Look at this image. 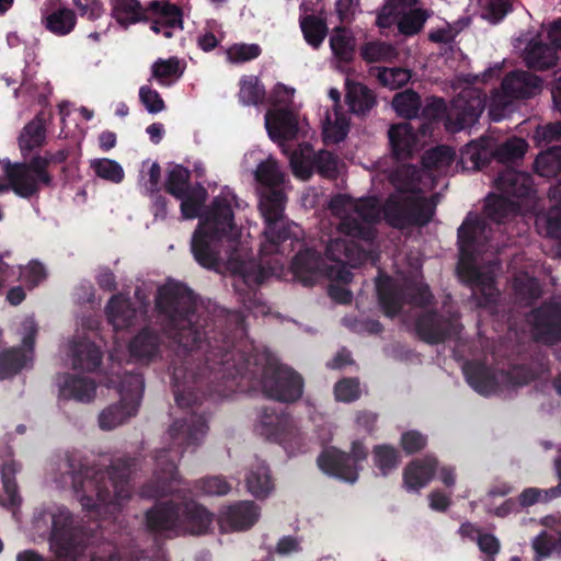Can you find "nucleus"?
<instances>
[{"mask_svg": "<svg viewBox=\"0 0 561 561\" xmlns=\"http://www.w3.org/2000/svg\"><path fill=\"white\" fill-rule=\"evenodd\" d=\"M156 307L164 333L175 345L169 367L175 402L192 412L171 424L170 446L157 451L153 477L141 491L150 499L178 490L179 460L185 450L202 444L208 420L204 410L197 413L195 409L204 401L227 398L250 373V360L239 346L247 335L242 312L228 311L225 318L211 319L198 308L194 291L174 280L158 289Z\"/></svg>", "mask_w": 561, "mask_h": 561, "instance_id": "1", "label": "nucleus"}, {"mask_svg": "<svg viewBox=\"0 0 561 561\" xmlns=\"http://www.w3.org/2000/svg\"><path fill=\"white\" fill-rule=\"evenodd\" d=\"M518 209L516 202L491 193L485 198L482 215L468 213L457 230V274L471 288L472 298L479 308L495 309L500 297L493 272L482 271L476 263L477 255L484 251L490 240L491 228L488 220L501 225L514 217Z\"/></svg>", "mask_w": 561, "mask_h": 561, "instance_id": "2", "label": "nucleus"}, {"mask_svg": "<svg viewBox=\"0 0 561 561\" xmlns=\"http://www.w3.org/2000/svg\"><path fill=\"white\" fill-rule=\"evenodd\" d=\"M65 478L70 480L82 507L99 512L102 506H121L131 495L129 478L135 466L130 457L117 458L103 470L77 453L67 455Z\"/></svg>", "mask_w": 561, "mask_h": 561, "instance_id": "3", "label": "nucleus"}, {"mask_svg": "<svg viewBox=\"0 0 561 561\" xmlns=\"http://www.w3.org/2000/svg\"><path fill=\"white\" fill-rule=\"evenodd\" d=\"M236 229L234 213L226 197H215L199 220L191 240L195 261L205 268L220 263L221 241Z\"/></svg>", "mask_w": 561, "mask_h": 561, "instance_id": "4", "label": "nucleus"}, {"mask_svg": "<svg viewBox=\"0 0 561 561\" xmlns=\"http://www.w3.org/2000/svg\"><path fill=\"white\" fill-rule=\"evenodd\" d=\"M286 196L280 187L265 190L260 201V210L264 217L266 243L262 254H289L295 244L300 243L298 226L284 217Z\"/></svg>", "mask_w": 561, "mask_h": 561, "instance_id": "5", "label": "nucleus"}, {"mask_svg": "<svg viewBox=\"0 0 561 561\" xmlns=\"http://www.w3.org/2000/svg\"><path fill=\"white\" fill-rule=\"evenodd\" d=\"M43 517L50 523L47 541L55 561H78L87 548L81 522L64 505L44 511Z\"/></svg>", "mask_w": 561, "mask_h": 561, "instance_id": "6", "label": "nucleus"}, {"mask_svg": "<svg viewBox=\"0 0 561 561\" xmlns=\"http://www.w3.org/2000/svg\"><path fill=\"white\" fill-rule=\"evenodd\" d=\"M528 144L523 138L512 137L496 148H492V141L488 137H481L468 142L460 151V163L467 170H481L492 160L511 168L524 159Z\"/></svg>", "mask_w": 561, "mask_h": 561, "instance_id": "7", "label": "nucleus"}, {"mask_svg": "<svg viewBox=\"0 0 561 561\" xmlns=\"http://www.w3.org/2000/svg\"><path fill=\"white\" fill-rule=\"evenodd\" d=\"M382 216L394 229L424 227L435 214V205L421 195L390 194L383 203Z\"/></svg>", "mask_w": 561, "mask_h": 561, "instance_id": "8", "label": "nucleus"}, {"mask_svg": "<svg viewBox=\"0 0 561 561\" xmlns=\"http://www.w3.org/2000/svg\"><path fill=\"white\" fill-rule=\"evenodd\" d=\"M145 389L144 376L140 373H126L119 380L121 400L105 408L99 415L102 430L111 431L128 419L135 416L140 407Z\"/></svg>", "mask_w": 561, "mask_h": 561, "instance_id": "9", "label": "nucleus"}, {"mask_svg": "<svg viewBox=\"0 0 561 561\" xmlns=\"http://www.w3.org/2000/svg\"><path fill=\"white\" fill-rule=\"evenodd\" d=\"M368 450L366 446L355 440L352 443L351 453L342 451L335 447H329L321 451L317 458L319 469L336 479L354 483L359 476V462L366 460Z\"/></svg>", "mask_w": 561, "mask_h": 561, "instance_id": "10", "label": "nucleus"}, {"mask_svg": "<svg viewBox=\"0 0 561 561\" xmlns=\"http://www.w3.org/2000/svg\"><path fill=\"white\" fill-rule=\"evenodd\" d=\"M22 336L20 346H12L0 352V379H9L20 374L24 368L33 366L35 341L38 324L33 317H26L19 329Z\"/></svg>", "mask_w": 561, "mask_h": 561, "instance_id": "11", "label": "nucleus"}, {"mask_svg": "<svg viewBox=\"0 0 561 561\" xmlns=\"http://www.w3.org/2000/svg\"><path fill=\"white\" fill-rule=\"evenodd\" d=\"M260 385L266 397L280 402H295L302 397L305 381L293 368L268 363L262 370Z\"/></svg>", "mask_w": 561, "mask_h": 561, "instance_id": "12", "label": "nucleus"}, {"mask_svg": "<svg viewBox=\"0 0 561 561\" xmlns=\"http://www.w3.org/2000/svg\"><path fill=\"white\" fill-rule=\"evenodd\" d=\"M273 274V272H271ZM270 276L263 264L250 263L242 268L241 275L234 280L233 287L238 300L245 310L257 316L267 314L270 307L263 301L259 291L260 285Z\"/></svg>", "mask_w": 561, "mask_h": 561, "instance_id": "13", "label": "nucleus"}, {"mask_svg": "<svg viewBox=\"0 0 561 561\" xmlns=\"http://www.w3.org/2000/svg\"><path fill=\"white\" fill-rule=\"evenodd\" d=\"M293 173L301 179L309 180L314 172L330 180L337 178V160L335 154L328 150L314 153L309 144L301 150H294L289 156Z\"/></svg>", "mask_w": 561, "mask_h": 561, "instance_id": "14", "label": "nucleus"}, {"mask_svg": "<svg viewBox=\"0 0 561 561\" xmlns=\"http://www.w3.org/2000/svg\"><path fill=\"white\" fill-rule=\"evenodd\" d=\"M484 107L485 94L478 89H463L457 98L453 100L447 116V126L453 131L471 127L478 122Z\"/></svg>", "mask_w": 561, "mask_h": 561, "instance_id": "15", "label": "nucleus"}, {"mask_svg": "<svg viewBox=\"0 0 561 561\" xmlns=\"http://www.w3.org/2000/svg\"><path fill=\"white\" fill-rule=\"evenodd\" d=\"M494 185L502 193L501 196L518 204L519 209L515 215L522 210L523 204L528 206L536 197L531 175L514 168H504L499 171Z\"/></svg>", "mask_w": 561, "mask_h": 561, "instance_id": "16", "label": "nucleus"}, {"mask_svg": "<svg viewBox=\"0 0 561 561\" xmlns=\"http://www.w3.org/2000/svg\"><path fill=\"white\" fill-rule=\"evenodd\" d=\"M260 507L253 501H237L221 506L218 525L221 533H239L251 529L260 517Z\"/></svg>", "mask_w": 561, "mask_h": 561, "instance_id": "17", "label": "nucleus"}, {"mask_svg": "<svg viewBox=\"0 0 561 561\" xmlns=\"http://www.w3.org/2000/svg\"><path fill=\"white\" fill-rule=\"evenodd\" d=\"M145 525L147 531L156 536L178 534L181 529V503L173 500L154 503L145 513Z\"/></svg>", "mask_w": 561, "mask_h": 561, "instance_id": "18", "label": "nucleus"}, {"mask_svg": "<svg viewBox=\"0 0 561 561\" xmlns=\"http://www.w3.org/2000/svg\"><path fill=\"white\" fill-rule=\"evenodd\" d=\"M416 335L430 345H437L459 334L454 321L437 310H427L415 320Z\"/></svg>", "mask_w": 561, "mask_h": 561, "instance_id": "19", "label": "nucleus"}, {"mask_svg": "<svg viewBox=\"0 0 561 561\" xmlns=\"http://www.w3.org/2000/svg\"><path fill=\"white\" fill-rule=\"evenodd\" d=\"M68 157L69 150L67 149H60L56 152L46 151L43 156L35 154L28 161L15 165L14 178L21 180L28 175L39 187L41 185L50 187L54 179L48 171L49 165L64 163Z\"/></svg>", "mask_w": 561, "mask_h": 561, "instance_id": "20", "label": "nucleus"}, {"mask_svg": "<svg viewBox=\"0 0 561 561\" xmlns=\"http://www.w3.org/2000/svg\"><path fill=\"white\" fill-rule=\"evenodd\" d=\"M538 341L553 345L561 341V301H545L533 310Z\"/></svg>", "mask_w": 561, "mask_h": 561, "instance_id": "21", "label": "nucleus"}, {"mask_svg": "<svg viewBox=\"0 0 561 561\" xmlns=\"http://www.w3.org/2000/svg\"><path fill=\"white\" fill-rule=\"evenodd\" d=\"M255 430L267 440L278 444L290 440L297 432L288 414L277 413L274 409L270 408L262 410Z\"/></svg>", "mask_w": 561, "mask_h": 561, "instance_id": "22", "label": "nucleus"}, {"mask_svg": "<svg viewBox=\"0 0 561 561\" xmlns=\"http://www.w3.org/2000/svg\"><path fill=\"white\" fill-rule=\"evenodd\" d=\"M327 265L320 252L312 248H305L293 257L291 271L304 286H313L318 278L323 276Z\"/></svg>", "mask_w": 561, "mask_h": 561, "instance_id": "23", "label": "nucleus"}, {"mask_svg": "<svg viewBox=\"0 0 561 561\" xmlns=\"http://www.w3.org/2000/svg\"><path fill=\"white\" fill-rule=\"evenodd\" d=\"M542 80L528 71L515 70L507 73L501 84L505 98L527 100L541 91Z\"/></svg>", "mask_w": 561, "mask_h": 561, "instance_id": "24", "label": "nucleus"}, {"mask_svg": "<svg viewBox=\"0 0 561 561\" xmlns=\"http://www.w3.org/2000/svg\"><path fill=\"white\" fill-rule=\"evenodd\" d=\"M265 127L270 138L284 146V141L296 138L298 133L297 116L288 108L270 111L265 115Z\"/></svg>", "mask_w": 561, "mask_h": 561, "instance_id": "25", "label": "nucleus"}, {"mask_svg": "<svg viewBox=\"0 0 561 561\" xmlns=\"http://www.w3.org/2000/svg\"><path fill=\"white\" fill-rule=\"evenodd\" d=\"M388 138L393 157L400 161L411 159L419 144V137L410 123L391 125Z\"/></svg>", "mask_w": 561, "mask_h": 561, "instance_id": "26", "label": "nucleus"}, {"mask_svg": "<svg viewBox=\"0 0 561 561\" xmlns=\"http://www.w3.org/2000/svg\"><path fill=\"white\" fill-rule=\"evenodd\" d=\"M376 290L383 314L393 319L399 316L405 304V290L398 286L390 276L378 278Z\"/></svg>", "mask_w": 561, "mask_h": 561, "instance_id": "27", "label": "nucleus"}, {"mask_svg": "<svg viewBox=\"0 0 561 561\" xmlns=\"http://www.w3.org/2000/svg\"><path fill=\"white\" fill-rule=\"evenodd\" d=\"M60 396L78 402H91L96 394V383L92 378L65 373L58 377Z\"/></svg>", "mask_w": 561, "mask_h": 561, "instance_id": "28", "label": "nucleus"}, {"mask_svg": "<svg viewBox=\"0 0 561 561\" xmlns=\"http://www.w3.org/2000/svg\"><path fill=\"white\" fill-rule=\"evenodd\" d=\"M523 60L529 69L545 71L558 65L559 56L554 46L539 38H533L524 49Z\"/></svg>", "mask_w": 561, "mask_h": 561, "instance_id": "29", "label": "nucleus"}, {"mask_svg": "<svg viewBox=\"0 0 561 561\" xmlns=\"http://www.w3.org/2000/svg\"><path fill=\"white\" fill-rule=\"evenodd\" d=\"M462 370L467 382L478 393L490 396L497 391V377L493 369L484 363L476 360L467 362Z\"/></svg>", "mask_w": 561, "mask_h": 561, "instance_id": "30", "label": "nucleus"}, {"mask_svg": "<svg viewBox=\"0 0 561 561\" xmlns=\"http://www.w3.org/2000/svg\"><path fill=\"white\" fill-rule=\"evenodd\" d=\"M437 466V459L431 456L411 461L403 470L404 488L408 491L419 492L433 479Z\"/></svg>", "mask_w": 561, "mask_h": 561, "instance_id": "31", "label": "nucleus"}, {"mask_svg": "<svg viewBox=\"0 0 561 561\" xmlns=\"http://www.w3.org/2000/svg\"><path fill=\"white\" fill-rule=\"evenodd\" d=\"M42 24L56 36L70 34L77 25L76 12L65 5L45 7L42 9Z\"/></svg>", "mask_w": 561, "mask_h": 561, "instance_id": "32", "label": "nucleus"}, {"mask_svg": "<svg viewBox=\"0 0 561 561\" xmlns=\"http://www.w3.org/2000/svg\"><path fill=\"white\" fill-rule=\"evenodd\" d=\"M72 368L82 371H95L102 364L101 348L87 339L73 341L70 346Z\"/></svg>", "mask_w": 561, "mask_h": 561, "instance_id": "33", "label": "nucleus"}, {"mask_svg": "<svg viewBox=\"0 0 561 561\" xmlns=\"http://www.w3.org/2000/svg\"><path fill=\"white\" fill-rule=\"evenodd\" d=\"M181 503V528L190 534H206L214 520V514L195 501Z\"/></svg>", "mask_w": 561, "mask_h": 561, "instance_id": "34", "label": "nucleus"}, {"mask_svg": "<svg viewBox=\"0 0 561 561\" xmlns=\"http://www.w3.org/2000/svg\"><path fill=\"white\" fill-rule=\"evenodd\" d=\"M161 342V336L156 330L145 328L131 339L128 351L137 362L149 363L159 354Z\"/></svg>", "mask_w": 561, "mask_h": 561, "instance_id": "35", "label": "nucleus"}, {"mask_svg": "<svg viewBox=\"0 0 561 561\" xmlns=\"http://www.w3.org/2000/svg\"><path fill=\"white\" fill-rule=\"evenodd\" d=\"M105 313L115 331L133 327L137 318V310L131 301L119 294L111 297L105 307Z\"/></svg>", "mask_w": 561, "mask_h": 561, "instance_id": "36", "label": "nucleus"}, {"mask_svg": "<svg viewBox=\"0 0 561 561\" xmlns=\"http://www.w3.org/2000/svg\"><path fill=\"white\" fill-rule=\"evenodd\" d=\"M46 117L44 112H39L28 122L19 136V147L24 156L36 148H41L46 142Z\"/></svg>", "mask_w": 561, "mask_h": 561, "instance_id": "37", "label": "nucleus"}, {"mask_svg": "<svg viewBox=\"0 0 561 561\" xmlns=\"http://www.w3.org/2000/svg\"><path fill=\"white\" fill-rule=\"evenodd\" d=\"M345 102L353 114L366 115L377 104L376 95L367 85L346 81Z\"/></svg>", "mask_w": 561, "mask_h": 561, "instance_id": "38", "label": "nucleus"}, {"mask_svg": "<svg viewBox=\"0 0 561 561\" xmlns=\"http://www.w3.org/2000/svg\"><path fill=\"white\" fill-rule=\"evenodd\" d=\"M20 163L21 162H8L4 165L3 169L8 183L0 182V194H3L9 190H12L13 193L21 198L30 199L32 197L38 196L41 187L36 185L35 181L31 176L27 175L26 178H22L21 180L14 178L16 172L15 165Z\"/></svg>", "mask_w": 561, "mask_h": 561, "instance_id": "39", "label": "nucleus"}, {"mask_svg": "<svg viewBox=\"0 0 561 561\" xmlns=\"http://www.w3.org/2000/svg\"><path fill=\"white\" fill-rule=\"evenodd\" d=\"M330 47L333 56L343 64H351L355 57L356 41L352 32L343 26L333 30L330 36Z\"/></svg>", "mask_w": 561, "mask_h": 561, "instance_id": "40", "label": "nucleus"}, {"mask_svg": "<svg viewBox=\"0 0 561 561\" xmlns=\"http://www.w3.org/2000/svg\"><path fill=\"white\" fill-rule=\"evenodd\" d=\"M531 548L534 550V561H543L554 557L561 559V530L558 531V537L547 530H541L531 540Z\"/></svg>", "mask_w": 561, "mask_h": 561, "instance_id": "41", "label": "nucleus"}, {"mask_svg": "<svg viewBox=\"0 0 561 561\" xmlns=\"http://www.w3.org/2000/svg\"><path fill=\"white\" fill-rule=\"evenodd\" d=\"M163 187L174 198L184 197L195 187L191 184V171L181 164L174 165L168 171Z\"/></svg>", "mask_w": 561, "mask_h": 561, "instance_id": "42", "label": "nucleus"}, {"mask_svg": "<svg viewBox=\"0 0 561 561\" xmlns=\"http://www.w3.org/2000/svg\"><path fill=\"white\" fill-rule=\"evenodd\" d=\"M113 16L122 25L149 20L146 8H142L138 0H115Z\"/></svg>", "mask_w": 561, "mask_h": 561, "instance_id": "43", "label": "nucleus"}, {"mask_svg": "<svg viewBox=\"0 0 561 561\" xmlns=\"http://www.w3.org/2000/svg\"><path fill=\"white\" fill-rule=\"evenodd\" d=\"M392 106L399 116L411 119L419 116L422 100L417 92L407 89L393 96Z\"/></svg>", "mask_w": 561, "mask_h": 561, "instance_id": "44", "label": "nucleus"}, {"mask_svg": "<svg viewBox=\"0 0 561 561\" xmlns=\"http://www.w3.org/2000/svg\"><path fill=\"white\" fill-rule=\"evenodd\" d=\"M456 157V151L446 145L428 149L422 156L421 163L426 170H443L449 168Z\"/></svg>", "mask_w": 561, "mask_h": 561, "instance_id": "45", "label": "nucleus"}, {"mask_svg": "<svg viewBox=\"0 0 561 561\" xmlns=\"http://www.w3.org/2000/svg\"><path fill=\"white\" fill-rule=\"evenodd\" d=\"M207 196L206 190L196 185L192 191L185 194L184 197H179L181 201L180 210L184 219H194L199 217L201 219L205 216L202 215V208L205 204Z\"/></svg>", "mask_w": 561, "mask_h": 561, "instance_id": "46", "label": "nucleus"}, {"mask_svg": "<svg viewBox=\"0 0 561 561\" xmlns=\"http://www.w3.org/2000/svg\"><path fill=\"white\" fill-rule=\"evenodd\" d=\"M535 171L542 178H556L561 173V147H551L538 154Z\"/></svg>", "mask_w": 561, "mask_h": 561, "instance_id": "47", "label": "nucleus"}, {"mask_svg": "<svg viewBox=\"0 0 561 561\" xmlns=\"http://www.w3.org/2000/svg\"><path fill=\"white\" fill-rule=\"evenodd\" d=\"M146 10L147 14L151 13L156 19L168 22L171 26L183 28V13L179 5L168 1L153 0Z\"/></svg>", "mask_w": 561, "mask_h": 561, "instance_id": "48", "label": "nucleus"}, {"mask_svg": "<svg viewBox=\"0 0 561 561\" xmlns=\"http://www.w3.org/2000/svg\"><path fill=\"white\" fill-rule=\"evenodd\" d=\"M428 18L430 13L424 9H410L397 18L398 30L404 36H413L422 31Z\"/></svg>", "mask_w": 561, "mask_h": 561, "instance_id": "49", "label": "nucleus"}, {"mask_svg": "<svg viewBox=\"0 0 561 561\" xmlns=\"http://www.w3.org/2000/svg\"><path fill=\"white\" fill-rule=\"evenodd\" d=\"M265 88L257 77H243L240 80L239 101L243 105H260L265 100Z\"/></svg>", "mask_w": 561, "mask_h": 561, "instance_id": "50", "label": "nucleus"}, {"mask_svg": "<svg viewBox=\"0 0 561 561\" xmlns=\"http://www.w3.org/2000/svg\"><path fill=\"white\" fill-rule=\"evenodd\" d=\"M300 27L306 42L313 48H319L328 34L325 21L316 15L305 16L300 21Z\"/></svg>", "mask_w": 561, "mask_h": 561, "instance_id": "51", "label": "nucleus"}, {"mask_svg": "<svg viewBox=\"0 0 561 561\" xmlns=\"http://www.w3.org/2000/svg\"><path fill=\"white\" fill-rule=\"evenodd\" d=\"M559 496H561V484L546 490L530 486L524 489L516 501L519 508L523 510L537 503H548Z\"/></svg>", "mask_w": 561, "mask_h": 561, "instance_id": "52", "label": "nucleus"}, {"mask_svg": "<svg viewBox=\"0 0 561 561\" xmlns=\"http://www.w3.org/2000/svg\"><path fill=\"white\" fill-rule=\"evenodd\" d=\"M373 460L380 473L386 477L399 466L400 453L388 444L376 445L373 449Z\"/></svg>", "mask_w": 561, "mask_h": 561, "instance_id": "53", "label": "nucleus"}, {"mask_svg": "<svg viewBox=\"0 0 561 561\" xmlns=\"http://www.w3.org/2000/svg\"><path fill=\"white\" fill-rule=\"evenodd\" d=\"M247 488L256 499H264L270 494L273 483L266 466H259L248 473Z\"/></svg>", "mask_w": 561, "mask_h": 561, "instance_id": "54", "label": "nucleus"}, {"mask_svg": "<svg viewBox=\"0 0 561 561\" xmlns=\"http://www.w3.org/2000/svg\"><path fill=\"white\" fill-rule=\"evenodd\" d=\"M152 77L161 84H170L173 80L182 77L184 69L180 67L178 57H170L169 59H158L151 66Z\"/></svg>", "mask_w": 561, "mask_h": 561, "instance_id": "55", "label": "nucleus"}, {"mask_svg": "<svg viewBox=\"0 0 561 561\" xmlns=\"http://www.w3.org/2000/svg\"><path fill=\"white\" fill-rule=\"evenodd\" d=\"M536 226L539 231H543L546 238L561 239V208L553 206L546 213L539 214Z\"/></svg>", "mask_w": 561, "mask_h": 561, "instance_id": "56", "label": "nucleus"}, {"mask_svg": "<svg viewBox=\"0 0 561 561\" xmlns=\"http://www.w3.org/2000/svg\"><path fill=\"white\" fill-rule=\"evenodd\" d=\"M340 230L348 237L366 242H371L376 238V230L371 225L352 216L342 219Z\"/></svg>", "mask_w": 561, "mask_h": 561, "instance_id": "57", "label": "nucleus"}, {"mask_svg": "<svg viewBox=\"0 0 561 561\" xmlns=\"http://www.w3.org/2000/svg\"><path fill=\"white\" fill-rule=\"evenodd\" d=\"M255 180L265 190L278 188L284 182V174L277 163L272 160L261 162L255 170Z\"/></svg>", "mask_w": 561, "mask_h": 561, "instance_id": "58", "label": "nucleus"}, {"mask_svg": "<svg viewBox=\"0 0 561 561\" xmlns=\"http://www.w3.org/2000/svg\"><path fill=\"white\" fill-rule=\"evenodd\" d=\"M359 252L355 242H347L343 239L331 240L325 248V261L329 260L336 264L353 261L354 252Z\"/></svg>", "mask_w": 561, "mask_h": 561, "instance_id": "59", "label": "nucleus"}, {"mask_svg": "<svg viewBox=\"0 0 561 561\" xmlns=\"http://www.w3.org/2000/svg\"><path fill=\"white\" fill-rule=\"evenodd\" d=\"M417 2L419 0H387L377 15V25L379 27L391 26L402 12L412 8Z\"/></svg>", "mask_w": 561, "mask_h": 561, "instance_id": "60", "label": "nucleus"}, {"mask_svg": "<svg viewBox=\"0 0 561 561\" xmlns=\"http://www.w3.org/2000/svg\"><path fill=\"white\" fill-rule=\"evenodd\" d=\"M390 182L396 188L394 194L400 195H420L415 171L411 168L394 171L390 176Z\"/></svg>", "mask_w": 561, "mask_h": 561, "instance_id": "61", "label": "nucleus"}, {"mask_svg": "<svg viewBox=\"0 0 561 561\" xmlns=\"http://www.w3.org/2000/svg\"><path fill=\"white\" fill-rule=\"evenodd\" d=\"M262 54L259 44L236 43L227 50V59L231 64H244L256 59Z\"/></svg>", "mask_w": 561, "mask_h": 561, "instance_id": "62", "label": "nucleus"}, {"mask_svg": "<svg viewBox=\"0 0 561 561\" xmlns=\"http://www.w3.org/2000/svg\"><path fill=\"white\" fill-rule=\"evenodd\" d=\"M513 11V0H482V18L496 24Z\"/></svg>", "mask_w": 561, "mask_h": 561, "instance_id": "63", "label": "nucleus"}, {"mask_svg": "<svg viewBox=\"0 0 561 561\" xmlns=\"http://www.w3.org/2000/svg\"><path fill=\"white\" fill-rule=\"evenodd\" d=\"M377 79L382 87L396 90L409 82L411 72L404 68H380Z\"/></svg>", "mask_w": 561, "mask_h": 561, "instance_id": "64", "label": "nucleus"}]
</instances>
